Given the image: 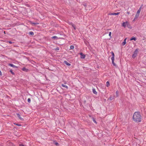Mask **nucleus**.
I'll use <instances>...</instances> for the list:
<instances>
[{"instance_id": "obj_1", "label": "nucleus", "mask_w": 146, "mask_h": 146, "mask_svg": "<svg viewBox=\"0 0 146 146\" xmlns=\"http://www.w3.org/2000/svg\"><path fill=\"white\" fill-rule=\"evenodd\" d=\"M133 121L136 122H139L141 121V116L139 112H135L133 115Z\"/></svg>"}, {"instance_id": "obj_2", "label": "nucleus", "mask_w": 146, "mask_h": 146, "mask_svg": "<svg viewBox=\"0 0 146 146\" xmlns=\"http://www.w3.org/2000/svg\"><path fill=\"white\" fill-rule=\"evenodd\" d=\"M139 49L138 48L136 49L134 52L133 54L132 55V58H135L137 56V53L138 52Z\"/></svg>"}, {"instance_id": "obj_3", "label": "nucleus", "mask_w": 146, "mask_h": 146, "mask_svg": "<svg viewBox=\"0 0 146 146\" xmlns=\"http://www.w3.org/2000/svg\"><path fill=\"white\" fill-rule=\"evenodd\" d=\"M140 11H141L139 10V9H138V10L137 11L136 14L135 16L134 21L135 19H137L138 18V17L139 16Z\"/></svg>"}, {"instance_id": "obj_4", "label": "nucleus", "mask_w": 146, "mask_h": 146, "mask_svg": "<svg viewBox=\"0 0 146 146\" xmlns=\"http://www.w3.org/2000/svg\"><path fill=\"white\" fill-rule=\"evenodd\" d=\"M127 23L128 22H123V24L122 26L123 27H124L125 28L127 27Z\"/></svg>"}, {"instance_id": "obj_5", "label": "nucleus", "mask_w": 146, "mask_h": 146, "mask_svg": "<svg viewBox=\"0 0 146 146\" xmlns=\"http://www.w3.org/2000/svg\"><path fill=\"white\" fill-rule=\"evenodd\" d=\"M119 14V13L117 12V13H110L108 14L109 15H117Z\"/></svg>"}, {"instance_id": "obj_6", "label": "nucleus", "mask_w": 146, "mask_h": 146, "mask_svg": "<svg viewBox=\"0 0 146 146\" xmlns=\"http://www.w3.org/2000/svg\"><path fill=\"white\" fill-rule=\"evenodd\" d=\"M80 54L81 55V58L82 59H84L85 58V56L84 54H83L82 53H81Z\"/></svg>"}, {"instance_id": "obj_7", "label": "nucleus", "mask_w": 146, "mask_h": 146, "mask_svg": "<svg viewBox=\"0 0 146 146\" xmlns=\"http://www.w3.org/2000/svg\"><path fill=\"white\" fill-rule=\"evenodd\" d=\"M111 60H112V64H113L114 66H115V64L114 63V56H112V57L111 58Z\"/></svg>"}, {"instance_id": "obj_8", "label": "nucleus", "mask_w": 146, "mask_h": 146, "mask_svg": "<svg viewBox=\"0 0 146 146\" xmlns=\"http://www.w3.org/2000/svg\"><path fill=\"white\" fill-rule=\"evenodd\" d=\"M126 39H127L126 38H125V39L124 40V41L123 42H122V45L123 46H124V45L125 44H126Z\"/></svg>"}, {"instance_id": "obj_9", "label": "nucleus", "mask_w": 146, "mask_h": 146, "mask_svg": "<svg viewBox=\"0 0 146 146\" xmlns=\"http://www.w3.org/2000/svg\"><path fill=\"white\" fill-rule=\"evenodd\" d=\"M9 65L11 67H13L14 68L17 67L16 66H15L14 65L12 64H9Z\"/></svg>"}, {"instance_id": "obj_10", "label": "nucleus", "mask_w": 146, "mask_h": 146, "mask_svg": "<svg viewBox=\"0 0 146 146\" xmlns=\"http://www.w3.org/2000/svg\"><path fill=\"white\" fill-rule=\"evenodd\" d=\"M127 27H128V28L129 29H131L132 28L131 26L130 25L129 23L128 22L127 23Z\"/></svg>"}, {"instance_id": "obj_11", "label": "nucleus", "mask_w": 146, "mask_h": 146, "mask_svg": "<svg viewBox=\"0 0 146 146\" xmlns=\"http://www.w3.org/2000/svg\"><path fill=\"white\" fill-rule=\"evenodd\" d=\"M64 62L68 66H70L71 64L70 63H68L67 61H65Z\"/></svg>"}, {"instance_id": "obj_12", "label": "nucleus", "mask_w": 146, "mask_h": 146, "mask_svg": "<svg viewBox=\"0 0 146 146\" xmlns=\"http://www.w3.org/2000/svg\"><path fill=\"white\" fill-rule=\"evenodd\" d=\"M110 85L109 81H108L106 82V86L108 87L110 86Z\"/></svg>"}, {"instance_id": "obj_13", "label": "nucleus", "mask_w": 146, "mask_h": 146, "mask_svg": "<svg viewBox=\"0 0 146 146\" xmlns=\"http://www.w3.org/2000/svg\"><path fill=\"white\" fill-rule=\"evenodd\" d=\"M136 40V38L134 37H132L130 39V40H134L135 41Z\"/></svg>"}, {"instance_id": "obj_14", "label": "nucleus", "mask_w": 146, "mask_h": 146, "mask_svg": "<svg viewBox=\"0 0 146 146\" xmlns=\"http://www.w3.org/2000/svg\"><path fill=\"white\" fill-rule=\"evenodd\" d=\"M93 92L94 94H96L97 93V92L96 91L95 89H93Z\"/></svg>"}, {"instance_id": "obj_15", "label": "nucleus", "mask_w": 146, "mask_h": 146, "mask_svg": "<svg viewBox=\"0 0 146 146\" xmlns=\"http://www.w3.org/2000/svg\"><path fill=\"white\" fill-rule=\"evenodd\" d=\"M22 70L24 71H27L28 70V69H26L25 68H22Z\"/></svg>"}, {"instance_id": "obj_16", "label": "nucleus", "mask_w": 146, "mask_h": 146, "mask_svg": "<svg viewBox=\"0 0 146 146\" xmlns=\"http://www.w3.org/2000/svg\"><path fill=\"white\" fill-rule=\"evenodd\" d=\"M62 87H65V88H68V87L66 85H64L63 84H62Z\"/></svg>"}, {"instance_id": "obj_17", "label": "nucleus", "mask_w": 146, "mask_h": 146, "mask_svg": "<svg viewBox=\"0 0 146 146\" xmlns=\"http://www.w3.org/2000/svg\"><path fill=\"white\" fill-rule=\"evenodd\" d=\"M29 34L32 35H34V33L32 31L29 32Z\"/></svg>"}, {"instance_id": "obj_18", "label": "nucleus", "mask_w": 146, "mask_h": 146, "mask_svg": "<svg viewBox=\"0 0 146 146\" xmlns=\"http://www.w3.org/2000/svg\"><path fill=\"white\" fill-rule=\"evenodd\" d=\"M30 23L31 24H34V25H35V24H38V23H33L32 22H30Z\"/></svg>"}, {"instance_id": "obj_19", "label": "nucleus", "mask_w": 146, "mask_h": 146, "mask_svg": "<svg viewBox=\"0 0 146 146\" xmlns=\"http://www.w3.org/2000/svg\"><path fill=\"white\" fill-rule=\"evenodd\" d=\"M143 5H142L140 7H139V10H140L141 11V9H142V8L143 7Z\"/></svg>"}, {"instance_id": "obj_20", "label": "nucleus", "mask_w": 146, "mask_h": 146, "mask_svg": "<svg viewBox=\"0 0 146 146\" xmlns=\"http://www.w3.org/2000/svg\"><path fill=\"white\" fill-rule=\"evenodd\" d=\"M70 49H73L74 48V47L73 45H71L70 46Z\"/></svg>"}, {"instance_id": "obj_21", "label": "nucleus", "mask_w": 146, "mask_h": 146, "mask_svg": "<svg viewBox=\"0 0 146 146\" xmlns=\"http://www.w3.org/2000/svg\"><path fill=\"white\" fill-rule=\"evenodd\" d=\"M17 116L20 119H21V117H20V114L19 113H17Z\"/></svg>"}, {"instance_id": "obj_22", "label": "nucleus", "mask_w": 146, "mask_h": 146, "mask_svg": "<svg viewBox=\"0 0 146 146\" xmlns=\"http://www.w3.org/2000/svg\"><path fill=\"white\" fill-rule=\"evenodd\" d=\"M72 27H73V28H74V29L75 30L76 29V27H75V26L73 24H72Z\"/></svg>"}, {"instance_id": "obj_23", "label": "nucleus", "mask_w": 146, "mask_h": 146, "mask_svg": "<svg viewBox=\"0 0 146 146\" xmlns=\"http://www.w3.org/2000/svg\"><path fill=\"white\" fill-rule=\"evenodd\" d=\"M111 32H110L109 33V35L110 36V39L111 38Z\"/></svg>"}, {"instance_id": "obj_24", "label": "nucleus", "mask_w": 146, "mask_h": 146, "mask_svg": "<svg viewBox=\"0 0 146 146\" xmlns=\"http://www.w3.org/2000/svg\"><path fill=\"white\" fill-rule=\"evenodd\" d=\"M52 38L56 39L57 38V37L56 36H53L52 37Z\"/></svg>"}, {"instance_id": "obj_25", "label": "nucleus", "mask_w": 146, "mask_h": 146, "mask_svg": "<svg viewBox=\"0 0 146 146\" xmlns=\"http://www.w3.org/2000/svg\"><path fill=\"white\" fill-rule=\"evenodd\" d=\"M10 72H11V73L13 74V75H14L15 74L12 71V70H10Z\"/></svg>"}, {"instance_id": "obj_26", "label": "nucleus", "mask_w": 146, "mask_h": 146, "mask_svg": "<svg viewBox=\"0 0 146 146\" xmlns=\"http://www.w3.org/2000/svg\"><path fill=\"white\" fill-rule=\"evenodd\" d=\"M93 120L94 122L97 124V122H96V120L94 118H93Z\"/></svg>"}, {"instance_id": "obj_27", "label": "nucleus", "mask_w": 146, "mask_h": 146, "mask_svg": "<svg viewBox=\"0 0 146 146\" xmlns=\"http://www.w3.org/2000/svg\"><path fill=\"white\" fill-rule=\"evenodd\" d=\"M111 53L112 55V56H114V54L113 52H111Z\"/></svg>"}, {"instance_id": "obj_28", "label": "nucleus", "mask_w": 146, "mask_h": 146, "mask_svg": "<svg viewBox=\"0 0 146 146\" xmlns=\"http://www.w3.org/2000/svg\"><path fill=\"white\" fill-rule=\"evenodd\" d=\"M27 101L28 102L30 103L31 102V100L30 98H28L27 100Z\"/></svg>"}, {"instance_id": "obj_29", "label": "nucleus", "mask_w": 146, "mask_h": 146, "mask_svg": "<svg viewBox=\"0 0 146 146\" xmlns=\"http://www.w3.org/2000/svg\"><path fill=\"white\" fill-rule=\"evenodd\" d=\"M55 145H58V143L56 142L55 143Z\"/></svg>"}, {"instance_id": "obj_30", "label": "nucleus", "mask_w": 146, "mask_h": 146, "mask_svg": "<svg viewBox=\"0 0 146 146\" xmlns=\"http://www.w3.org/2000/svg\"><path fill=\"white\" fill-rule=\"evenodd\" d=\"M113 98L112 97H110V98H109V99L110 100H112V99H113Z\"/></svg>"}, {"instance_id": "obj_31", "label": "nucleus", "mask_w": 146, "mask_h": 146, "mask_svg": "<svg viewBox=\"0 0 146 146\" xmlns=\"http://www.w3.org/2000/svg\"><path fill=\"white\" fill-rule=\"evenodd\" d=\"M19 145H20V146H24V145H23L22 144H20Z\"/></svg>"}, {"instance_id": "obj_32", "label": "nucleus", "mask_w": 146, "mask_h": 146, "mask_svg": "<svg viewBox=\"0 0 146 146\" xmlns=\"http://www.w3.org/2000/svg\"><path fill=\"white\" fill-rule=\"evenodd\" d=\"M127 13L128 14H129V13H129V12H127Z\"/></svg>"}, {"instance_id": "obj_33", "label": "nucleus", "mask_w": 146, "mask_h": 146, "mask_svg": "<svg viewBox=\"0 0 146 146\" xmlns=\"http://www.w3.org/2000/svg\"><path fill=\"white\" fill-rule=\"evenodd\" d=\"M9 43H10V44H11V43H12V42H11V41H9Z\"/></svg>"}, {"instance_id": "obj_34", "label": "nucleus", "mask_w": 146, "mask_h": 146, "mask_svg": "<svg viewBox=\"0 0 146 146\" xmlns=\"http://www.w3.org/2000/svg\"><path fill=\"white\" fill-rule=\"evenodd\" d=\"M17 125L19 126H20L21 125L19 124H17Z\"/></svg>"}]
</instances>
